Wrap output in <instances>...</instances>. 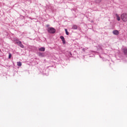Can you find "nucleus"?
Here are the masks:
<instances>
[{
    "label": "nucleus",
    "instance_id": "1",
    "mask_svg": "<svg viewBox=\"0 0 127 127\" xmlns=\"http://www.w3.org/2000/svg\"><path fill=\"white\" fill-rule=\"evenodd\" d=\"M121 18L124 22H127V13H124L121 14Z\"/></svg>",
    "mask_w": 127,
    "mask_h": 127
},
{
    "label": "nucleus",
    "instance_id": "2",
    "mask_svg": "<svg viewBox=\"0 0 127 127\" xmlns=\"http://www.w3.org/2000/svg\"><path fill=\"white\" fill-rule=\"evenodd\" d=\"M47 31L49 33L54 34L56 31V30L53 27H49L47 29Z\"/></svg>",
    "mask_w": 127,
    "mask_h": 127
},
{
    "label": "nucleus",
    "instance_id": "3",
    "mask_svg": "<svg viewBox=\"0 0 127 127\" xmlns=\"http://www.w3.org/2000/svg\"><path fill=\"white\" fill-rule=\"evenodd\" d=\"M16 44H18V45L20 46V47H21V48H24V46L22 44L20 41H17L16 42Z\"/></svg>",
    "mask_w": 127,
    "mask_h": 127
},
{
    "label": "nucleus",
    "instance_id": "4",
    "mask_svg": "<svg viewBox=\"0 0 127 127\" xmlns=\"http://www.w3.org/2000/svg\"><path fill=\"white\" fill-rule=\"evenodd\" d=\"M113 33L115 35H119V32L118 30H115L113 31Z\"/></svg>",
    "mask_w": 127,
    "mask_h": 127
},
{
    "label": "nucleus",
    "instance_id": "5",
    "mask_svg": "<svg viewBox=\"0 0 127 127\" xmlns=\"http://www.w3.org/2000/svg\"><path fill=\"white\" fill-rule=\"evenodd\" d=\"M61 39H62L64 44L66 43V42L65 41V38H64V36H61Z\"/></svg>",
    "mask_w": 127,
    "mask_h": 127
},
{
    "label": "nucleus",
    "instance_id": "6",
    "mask_svg": "<svg viewBox=\"0 0 127 127\" xmlns=\"http://www.w3.org/2000/svg\"><path fill=\"white\" fill-rule=\"evenodd\" d=\"M116 16L117 17V20H118V21H120V20H121V17H120V16H119L118 14H116Z\"/></svg>",
    "mask_w": 127,
    "mask_h": 127
},
{
    "label": "nucleus",
    "instance_id": "7",
    "mask_svg": "<svg viewBox=\"0 0 127 127\" xmlns=\"http://www.w3.org/2000/svg\"><path fill=\"white\" fill-rule=\"evenodd\" d=\"M39 51L44 52V51H45V48L41 47L40 49H39Z\"/></svg>",
    "mask_w": 127,
    "mask_h": 127
},
{
    "label": "nucleus",
    "instance_id": "8",
    "mask_svg": "<svg viewBox=\"0 0 127 127\" xmlns=\"http://www.w3.org/2000/svg\"><path fill=\"white\" fill-rule=\"evenodd\" d=\"M123 51H124V53L125 55H127V49H124L123 50Z\"/></svg>",
    "mask_w": 127,
    "mask_h": 127
},
{
    "label": "nucleus",
    "instance_id": "9",
    "mask_svg": "<svg viewBox=\"0 0 127 127\" xmlns=\"http://www.w3.org/2000/svg\"><path fill=\"white\" fill-rule=\"evenodd\" d=\"M17 66H19V67L21 66V65H22V64H21V62H19L17 63Z\"/></svg>",
    "mask_w": 127,
    "mask_h": 127
},
{
    "label": "nucleus",
    "instance_id": "10",
    "mask_svg": "<svg viewBox=\"0 0 127 127\" xmlns=\"http://www.w3.org/2000/svg\"><path fill=\"white\" fill-rule=\"evenodd\" d=\"M77 28H78V27H77V25H74L72 26V29H77Z\"/></svg>",
    "mask_w": 127,
    "mask_h": 127
},
{
    "label": "nucleus",
    "instance_id": "11",
    "mask_svg": "<svg viewBox=\"0 0 127 127\" xmlns=\"http://www.w3.org/2000/svg\"><path fill=\"white\" fill-rule=\"evenodd\" d=\"M65 31L66 35H69V32H68V30H67V29H65Z\"/></svg>",
    "mask_w": 127,
    "mask_h": 127
},
{
    "label": "nucleus",
    "instance_id": "12",
    "mask_svg": "<svg viewBox=\"0 0 127 127\" xmlns=\"http://www.w3.org/2000/svg\"><path fill=\"white\" fill-rule=\"evenodd\" d=\"M8 58H9V59H10V58H11V54L10 53L9 54Z\"/></svg>",
    "mask_w": 127,
    "mask_h": 127
},
{
    "label": "nucleus",
    "instance_id": "13",
    "mask_svg": "<svg viewBox=\"0 0 127 127\" xmlns=\"http://www.w3.org/2000/svg\"><path fill=\"white\" fill-rule=\"evenodd\" d=\"M40 55H42V54H41V53H40Z\"/></svg>",
    "mask_w": 127,
    "mask_h": 127
}]
</instances>
